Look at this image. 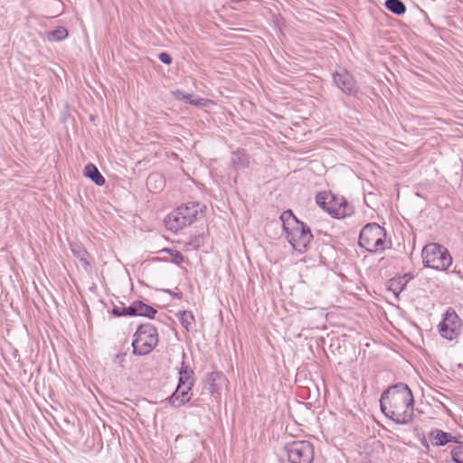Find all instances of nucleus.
<instances>
[{
    "label": "nucleus",
    "mask_w": 463,
    "mask_h": 463,
    "mask_svg": "<svg viewBox=\"0 0 463 463\" xmlns=\"http://www.w3.org/2000/svg\"><path fill=\"white\" fill-rule=\"evenodd\" d=\"M414 399L411 390L399 383L384 391L380 399L383 413L398 424H408L413 417Z\"/></svg>",
    "instance_id": "nucleus-1"
},
{
    "label": "nucleus",
    "mask_w": 463,
    "mask_h": 463,
    "mask_svg": "<svg viewBox=\"0 0 463 463\" xmlns=\"http://www.w3.org/2000/svg\"><path fill=\"white\" fill-rule=\"evenodd\" d=\"M280 221L287 233V240L294 250L303 252L310 243L313 235L308 226L299 222L290 210L280 215Z\"/></svg>",
    "instance_id": "nucleus-2"
},
{
    "label": "nucleus",
    "mask_w": 463,
    "mask_h": 463,
    "mask_svg": "<svg viewBox=\"0 0 463 463\" xmlns=\"http://www.w3.org/2000/svg\"><path fill=\"white\" fill-rule=\"evenodd\" d=\"M203 212L198 203L191 202L183 204L172 211L165 219V226L172 232H177L196 220L197 215Z\"/></svg>",
    "instance_id": "nucleus-3"
},
{
    "label": "nucleus",
    "mask_w": 463,
    "mask_h": 463,
    "mask_svg": "<svg viewBox=\"0 0 463 463\" xmlns=\"http://www.w3.org/2000/svg\"><path fill=\"white\" fill-rule=\"evenodd\" d=\"M316 202L332 217L342 219L354 214V209L345 198L323 192L316 195Z\"/></svg>",
    "instance_id": "nucleus-4"
},
{
    "label": "nucleus",
    "mask_w": 463,
    "mask_h": 463,
    "mask_svg": "<svg viewBox=\"0 0 463 463\" xmlns=\"http://www.w3.org/2000/svg\"><path fill=\"white\" fill-rule=\"evenodd\" d=\"M422 261L425 267L437 270H447L452 264V257L448 249L439 243H429L421 251Z\"/></svg>",
    "instance_id": "nucleus-5"
},
{
    "label": "nucleus",
    "mask_w": 463,
    "mask_h": 463,
    "mask_svg": "<svg viewBox=\"0 0 463 463\" xmlns=\"http://www.w3.org/2000/svg\"><path fill=\"white\" fill-rule=\"evenodd\" d=\"M158 343L156 328L151 324H144L138 326L132 341L133 354L146 355L150 354Z\"/></svg>",
    "instance_id": "nucleus-6"
},
{
    "label": "nucleus",
    "mask_w": 463,
    "mask_h": 463,
    "mask_svg": "<svg viewBox=\"0 0 463 463\" xmlns=\"http://www.w3.org/2000/svg\"><path fill=\"white\" fill-rule=\"evenodd\" d=\"M386 232L375 222L366 224L359 235V245L367 251L376 253L384 250Z\"/></svg>",
    "instance_id": "nucleus-7"
},
{
    "label": "nucleus",
    "mask_w": 463,
    "mask_h": 463,
    "mask_svg": "<svg viewBox=\"0 0 463 463\" xmlns=\"http://www.w3.org/2000/svg\"><path fill=\"white\" fill-rule=\"evenodd\" d=\"M289 463H312L314 446L308 440H294L284 446Z\"/></svg>",
    "instance_id": "nucleus-8"
},
{
    "label": "nucleus",
    "mask_w": 463,
    "mask_h": 463,
    "mask_svg": "<svg viewBox=\"0 0 463 463\" xmlns=\"http://www.w3.org/2000/svg\"><path fill=\"white\" fill-rule=\"evenodd\" d=\"M439 328L440 335L449 340H453L459 335L461 320L452 307H449L445 313Z\"/></svg>",
    "instance_id": "nucleus-9"
},
{
    "label": "nucleus",
    "mask_w": 463,
    "mask_h": 463,
    "mask_svg": "<svg viewBox=\"0 0 463 463\" xmlns=\"http://www.w3.org/2000/svg\"><path fill=\"white\" fill-rule=\"evenodd\" d=\"M333 81L337 88L347 95H355L358 92L359 88L355 80L345 69H340L333 73Z\"/></svg>",
    "instance_id": "nucleus-10"
},
{
    "label": "nucleus",
    "mask_w": 463,
    "mask_h": 463,
    "mask_svg": "<svg viewBox=\"0 0 463 463\" xmlns=\"http://www.w3.org/2000/svg\"><path fill=\"white\" fill-rule=\"evenodd\" d=\"M193 385L178 383L175 392L169 397V403L174 407H181L191 399L190 391Z\"/></svg>",
    "instance_id": "nucleus-11"
},
{
    "label": "nucleus",
    "mask_w": 463,
    "mask_h": 463,
    "mask_svg": "<svg viewBox=\"0 0 463 463\" xmlns=\"http://www.w3.org/2000/svg\"><path fill=\"white\" fill-rule=\"evenodd\" d=\"M429 439L435 447L445 446L449 442H459L455 436H452L450 433L445 432L439 429L432 430L430 432Z\"/></svg>",
    "instance_id": "nucleus-12"
},
{
    "label": "nucleus",
    "mask_w": 463,
    "mask_h": 463,
    "mask_svg": "<svg viewBox=\"0 0 463 463\" xmlns=\"http://www.w3.org/2000/svg\"><path fill=\"white\" fill-rule=\"evenodd\" d=\"M70 247L73 256L79 260L82 268L89 270L90 269V256L86 249L80 243H71Z\"/></svg>",
    "instance_id": "nucleus-13"
},
{
    "label": "nucleus",
    "mask_w": 463,
    "mask_h": 463,
    "mask_svg": "<svg viewBox=\"0 0 463 463\" xmlns=\"http://www.w3.org/2000/svg\"><path fill=\"white\" fill-rule=\"evenodd\" d=\"M250 156L243 149L232 152L231 166L235 170L248 168L250 166Z\"/></svg>",
    "instance_id": "nucleus-14"
},
{
    "label": "nucleus",
    "mask_w": 463,
    "mask_h": 463,
    "mask_svg": "<svg viewBox=\"0 0 463 463\" xmlns=\"http://www.w3.org/2000/svg\"><path fill=\"white\" fill-rule=\"evenodd\" d=\"M84 175L90 178L97 185H103L105 184V178L92 164H88L85 166Z\"/></svg>",
    "instance_id": "nucleus-15"
},
{
    "label": "nucleus",
    "mask_w": 463,
    "mask_h": 463,
    "mask_svg": "<svg viewBox=\"0 0 463 463\" xmlns=\"http://www.w3.org/2000/svg\"><path fill=\"white\" fill-rule=\"evenodd\" d=\"M194 374L193 370L187 366L184 362L182 363L179 370V383L180 384L194 385V380L192 375Z\"/></svg>",
    "instance_id": "nucleus-16"
},
{
    "label": "nucleus",
    "mask_w": 463,
    "mask_h": 463,
    "mask_svg": "<svg viewBox=\"0 0 463 463\" xmlns=\"http://www.w3.org/2000/svg\"><path fill=\"white\" fill-rule=\"evenodd\" d=\"M384 5L396 15H402L406 12V6L401 0H386Z\"/></svg>",
    "instance_id": "nucleus-17"
},
{
    "label": "nucleus",
    "mask_w": 463,
    "mask_h": 463,
    "mask_svg": "<svg viewBox=\"0 0 463 463\" xmlns=\"http://www.w3.org/2000/svg\"><path fill=\"white\" fill-rule=\"evenodd\" d=\"M135 307L137 309L136 316L153 317L156 313V310L154 307L143 303L142 301H135Z\"/></svg>",
    "instance_id": "nucleus-18"
},
{
    "label": "nucleus",
    "mask_w": 463,
    "mask_h": 463,
    "mask_svg": "<svg viewBox=\"0 0 463 463\" xmlns=\"http://www.w3.org/2000/svg\"><path fill=\"white\" fill-rule=\"evenodd\" d=\"M177 316L181 325L186 331H189L193 325H194L195 319L191 311H180Z\"/></svg>",
    "instance_id": "nucleus-19"
},
{
    "label": "nucleus",
    "mask_w": 463,
    "mask_h": 463,
    "mask_svg": "<svg viewBox=\"0 0 463 463\" xmlns=\"http://www.w3.org/2000/svg\"><path fill=\"white\" fill-rule=\"evenodd\" d=\"M146 184L149 189L161 190L164 186V180L158 174H151L147 177Z\"/></svg>",
    "instance_id": "nucleus-20"
},
{
    "label": "nucleus",
    "mask_w": 463,
    "mask_h": 463,
    "mask_svg": "<svg viewBox=\"0 0 463 463\" xmlns=\"http://www.w3.org/2000/svg\"><path fill=\"white\" fill-rule=\"evenodd\" d=\"M68 36V31L63 26H59L56 29L48 33L49 41H61Z\"/></svg>",
    "instance_id": "nucleus-21"
},
{
    "label": "nucleus",
    "mask_w": 463,
    "mask_h": 463,
    "mask_svg": "<svg viewBox=\"0 0 463 463\" xmlns=\"http://www.w3.org/2000/svg\"><path fill=\"white\" fill-rule=\"evenodd\" d=\"M451 458L454 463H463V445L457 446L451 450Z\"/></svg>",
    "instance_id": "nucleus-22"
},
{
    "label": "nucleus",
    "mask_w": 463,
    "mask_h": 463,
    "mask_svg": "<svg viewBox=\"0 0 463 463\" xmlns=\"http://www.w3.org/2000/svg\"><path fill=\"white\" fill-rule=\"evenodd\" d=\"M405 283L402 281V279H394L390 281L389 288L394 292L395 295H398L401 291H402L405 288Z\"/></svg>",
    "instance_id": "nucleus-23"
},
{
    "label": "nucleus",
    "mask_w": 463,
    "mask_h": 463,
    "mask_svg": "<svg viewBox=\"0 0 463 463\" xmlns=\"http://www.w3.org/2000/svg\"><path fill=\"white\" fill-rule=\"evenodd\" d=\"M175 97L178 99H182V100H185L187 102H189L190 104H194V105H199L200 104V100L199 99H192V95L191 94H185L182 91H177L175 93Z\"/></svg>",
    "instance_id": "nucleus-24"
},
{
    "label": "nucleus",
    "mask_w": 463,
    "mask_h": 463,
    "mask_svg": "<svg viewBox=\"0 0 463 463\" xmlns=\"http://www.w3.org/2000/svg\"><path fill=\"white\" fill-rule=\"evenodd\" d=\"M169 252L171 253L173 257V261L175 264H180L184 261V257L178 250H169Z\"/></svg>",
    "instance_id": "nucleus-25"
},
{
    "label": "nucleus",
    "mask_w": 463,
    "mask_h": 463,
    "mask_svg": "<svg viewBox=\"0 0 463 463\" xmlns=\"http://www.w3.org/2000/svg\"><path fill=\"white\" fill-rule=\"evenodd\" d=\"M125 316H136L135 301L128 307H124Z\"/></svg>",
    "instance_id": "nucleus-26"
},
{
    "label": "nucleus",
    "mask_w": 463,
    "mask_h": 463,
    "mask_svg": "<svg viewBox=\"0 0 463 463\" xmlns=\"http://www.w3.org/2000/svg\"><path fill=\"white\" fill-rule=\"evenodd\" d=\"M158 59L160 60V61H162L165 64H170L172 62L171 56L166 52H161L158 55Z\"/></svg>",
    "instance_id": "nucleus-27"
},
{
    "label": "nucleus",
    "mask_w": 463,
    "mask_h": 463,
    "mask_svg": "<svg viewBox=\"0 0 463 463\" xmlns=\"http://www.w3.org/2000/svg\"><path fill=\"white\" fill-rule=\"evenodd\" d=\"M126 354H118L114 358V363L123 367L125 363Z\"/></svg>",
    "instance_id": "nucleus-28"
},
{
    "label": "nucleus",
    "mask_w": 463,
    "mask_h": 463,
    "mask_svg": "<svg viewBox=\"0 0 463 463\" xmlns=\"http://www.w3.org/2000/svg\"><path fill=\"white\" fill-rule=\"evenodd\" d=\"M112 314L116 317L125 316L124 307H114Z\"/></svg>",
    "instance_id": "nucleus-29"
},
{
    "label": "nucleus",
    "mask_w": 463,
    "mask_h": 463,
    "mask_svg": "<svg viewBox=\"0 0 463 463\" xmlns=\"http://www.w3.org/2000/svg\"><path fill=\"white\" fill-rule=\"evenodd\" d=\"M402 281H403L405 279H407L403 283H407L411 279H412V276L411 274H406L403 278H401Z\"/></svg>",
    "instance_id": "nucleus-30"
}]
</instances>
